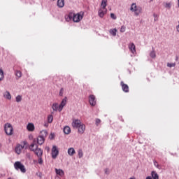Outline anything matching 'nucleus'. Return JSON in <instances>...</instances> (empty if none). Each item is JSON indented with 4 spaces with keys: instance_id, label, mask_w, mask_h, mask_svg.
<instances>
[{
    "instance_id": "nucleus-30",
    "label": "nucleus",
    "mask_w": 179,
    "mask_h": 179,
    "mask_svg": "<svg viewBox=\"0 0 179 179\" xmlns=\"http://www.w3.org/2000/svg\"><path fill=\"white\" fill-rule=\"evenodd\" d=\"M54 120V117L52 116V115H49L48 116V122H49V124H51V122H52Z\"/></svg>"
},
{
    "instance_id": "nucleus-46",
    "label": "nucleus",
    "mask_w": 179,
    "mask_h": 179,
    "mask_svg": "<svg viewBox=\"0 0 179 179\" xmlns=\"http://www.w3.org/2000/svg\"><path fill=\"white\" fill-rule=\"evenodd\" d=\"M145 179H153L151 176H148Z\"/></svg>"
},
{
    "instance_id": "nucleus-11",
    "label": "nucleus",
    "mask_w": 179,
    "mask_h": 179,
    "mask_svg": "<svg viewBox=\"0 0 179 179\" xmlns=\"http://www.w3.org/2000/svg\"><path fill=\"white\" fill-rule=\"evenodd\" d=\"M90 104L94 107L96 106V96L94 95H90L89 96Z\"/></svg>"
},
{
    "instance_id": "nucleus-33",
    "label": "nucleus",
    "mask_w": 179,
    "mask_h": 179,
    "mask_svg": "<svg viewBox=\"0 0 179 179\" xmlns=\"http://www.w3.org/2000/svg\"><path fill=\"white\" fill-rule=\"evenodd\" d=\"M38 164H43L44 163L42 157H38Z\"/></svg>"
},
{
    "instance_id": "nucleus-50",
    "label": "nucleus",
    "mask_w": 179,
    "mask_h": 179,
    "mask_svg": "<svg viewBox=\"0 0 179 179\" xmlns=\"http://www.w3.org/2000/svg\"><path fill=\"white\" fill-rule=\"evenodd\" d=\"M0 146H1V144H0Z\"/></svg>"
},
{
    "instance_id": "nucleus-13",
    "label": "nucleus",
    "mask_w": 179,
    "mask_h": 179,
    "mask_svg": "<svg viewBox=\"0 0 179 179\" xmlns=\"http://www.w3.org/2000/svg\"><path fill=\"white\" fill-rule=\"evenodd\" d=\"M82 123V122L80 120H73L72 122V127L73 128H78Z\"/></svg>"
},
{
    "instance_id": "nucleus-12",
    "label": "nucleus",
    "mask_w": 179,
    "mask_h": 179,
    "mask_svg": "<svg viewBox=\"0 0 179 179\" xmlns=\"http://www.w3.org/2000/svg\"><path fill=\"white\" fill-rule=\"evenodd\" d=\"M78 134H80L81 135L85 134V131H86V125L85 124H81L78 127Z\"/></svg>"
},
{
    "instance_id": "nucleus-23",
    "label": "nucleus",
    "mask_w": 179,
    "mask_h": 179,
    "mask_svg": "<svg viewBox=\"0 0 179 179\" xmlns=\"http://www.w3.org/2000/svg\"><path fill=\"white\" fill-rule=\"evenodd\" d=\"M73 13H70L69 15L65 16V19L66 22H70L71 19H73Z\"/></svg>"
},
{
    "instance_id": "nucleus-39",
    "label": "nucleus",
    "mask_w": 179,
    "mask_h": 179,
    "mask_svg": "<svg viewBox=\"0 0 179 179\" xmlns=\"http://www.w3.org/2000/svg\"><path fill=\"white\" fill-rule=\"evenodd\" d=\"M64 94V88H61L59 91V96H63Z\"/></svg>"
},
{
    "instance_id": "nucleus-32",
    "label": "nucleus",
    "mask_w": 179,
    "mask_h": 179,
    "mask_svg": "<svg viewBox=\"0 0 179 179\" xmlns=\"http://www.w3.org/2000/svg\"><path fill=\"white\" fill-rule=\"evenodd\" d=\"M165 8H166V9H171V3H165L164 4Z\"/></svg>"
},
{
    "instance_id": "nucleus-18",
    "label": "nucleus",
    "mask_w": 179,
    "mask_h": 179,
    "mask_svg": "<svg viewBox=\"0 0 179 179\" xmlns=\"http://www.w3.org/2000/svg\"><path fill=\"white\" fill-rule=\"evenodd\" d=\"M52 108L53 111H59V105L57 103H54L52 105Z\"/></svg>"
},
{
    "instance_id": "nucleus-45",
    "label": "nucleus",
    "mask_w": 179,
    "mask_h": 179,
    "mask_svg": "<svg viewBox=\"0 0 179 179\" xmlns=\"http://www.w3.org/2000/svg\"><path fill=\"white\" fill-rule=\"evenodd\" d=\"M176 29H177V31H178V33H179V24L176 27Z\"/></svg>"
},
{
    "instance_id": "nucleus-1",
    "label": "nucleus",
    "mask_w": 179,
    "mask_h": 179,
    "mask_svg": "<svg viewBox=\"0 0 179 179\" xmlns=\"http://www.w3.org/2000/svg\"><path fill=\"white\" fill-rule=\"evenodd\" d=\"M22 149H27V141H23L21 144H17L15 147V153L20 155Z\"/></svg>"
},
{
    "instance_id": "nucleus-41",
    "label": "nucleus",
    "mask_w": 179,
    "mask_h": 179,
    "mask_svg": "<svg viewBox=\"0 0 179 179\" xmlns=\"http://www.w3.org/2000/svg\"><path fill=\"white\" fill-rule=\"evenodd\" d=\"M100 122H101V120H100V119H96V125L99 126V124H100Z\"/></svg>"
},
{
    "instance_id": "nucleus-21",
    "label": "nucleus",
    "mask_w": 179,
    "mask_h": 179,
    "mask_svg": "<svg viewBox=\"0 0 179 179\" xmlns=\"http://www.w3.org/2000/svg\"><path fill=\"white\" fill-rule=\"evenodd\" d=\"M75 153H76V151H75L73 148H70L68 149V155H69V156H73Z\"/></svg>"
},
{
    "instance_id": "nucleus-25",
    "label": "nucleus",
    "mask_w": 179,
    "mask_h": 179,
    "mask_svg": "<svg viewBox=\"0 0 179 179\" xmlns=\"http://www.w3.org/2000/svg\"><path fill=\"white\" fill-rule=\"evenodd\" d=\"M56 171V174H57L58 176H60L61 177H62V176H64V171L62 169H55Z\"/></svg>"
},
{
    "instance_id": "nucleus-38",
    "label": "nucleus",
    "mask_w": 179,
    "mask_h": 179,
    "mask_svg": "<svg viewBox=\"0 0 179 179\" xmlns=\"http://www.w3.org/2000/svg\"><path fill=\"white\" fill-rule=\"evenodd\" d=\"M126 29L125 26H122L121 29H120V33H124Z\"/></svg>"
},
{
    "instance_id": "nucleus-27",
    "label": "nucleus",
    "mask_w": 179,
    "mask_h": 179,
    "mask_svg": "<svg viewBox=\"0 0 179 179\" xmlns=\"http://www.w3.org/2000/svg\"><path fill=\"white\" fill-rule=\"evenodd\" d=\"M15 75L17 79H19V78H22V71L17 70L15 72Z\"/></svg>"
},
{
    "instance_id": "nucleus-26",
    "label": "nucleus",
    "mask_w": 179,
    "mask_h": 179,
    "mask_svg": "<svg viewBox=\"0 0 179 179\" xmlns=\"http://www.w3.org/2000/svg\"><path fill=\"white\" fill-rule=\"evenodd\" d=\"M109 33H110V34H111L112 36L115 37V36H117V29L115 28L113 29H110Z\"/></svg>"
},
{
    "instance_id": "nucleus-35",
    "label": "nucleus",
    "mask_w": 179,
    "mask_h": 179,
    "mask_svg": "<svg viewBox=\"0 0 179 179\" xmlns=\"http://www.w3.org/2000/svg\"><path fill=\"white\" fill-rule=\"evenodd\" d=\"M150 56L151 58H156V52H155V51L151 52Z\"/></svg>"
},
{
    "instance_id": "nucleus-20",
    "label": "nucleus",
    "mask_w": 179,
    "mask_h": 179,
    "mask_svg": "<svg viewBox=\"0 0 179 179\" xmlns=\"http://www.w3.org/2000/svg\"><path fill=\"white\" fill-rule=\"evenodd\" d=\"M63 131L66 135H69V134H71V127H69V126H66Z\"/></svg>"
},
{
    "instance_id": "nucleus-44",
    "label": "nucleus",
    "mask_w": 179,
    "mask_h": 179,
    "mask_svg": "<svg viewBox=\"0 0 179 179\" xmlns=\"http://www.w3.org/2000/svg\"><path fill=\"white\" fill-rule=\"evenodd\" d=\"M154 17H155V20H156V17H157V14H154Z\"/></svg>"
},
{
    "instance_id": "nucleus-15",
    "label": "nucleus",
    "mask_w": 179,
    "mask_h": 179,
    "mask_svg": "<svg viewBox=\"0 0 179 179\" xmlns=\"http://www.w3.org/2000/svg\"><path fill=\"white\" fill-rule=\"evenodd\" d=\"M129 48L132 54H135V52H136V49L134 43H131L129 45Z\"/></svg>"
},
{
    "instance_id": "nucleus-49",
    "label": "nucleus",
    "mask_w": 179,
    "mask_h": 179,
    "mask_svg": "<svg viewBox=\"0 0 179 179\" xmlns=\"http://www.w3.org/2000/svg\"><path fill=\"white\" fill-rule=\"evenodd\" d=\"M153 1V0H151V1Z\"/></svg>"
},
{
    "instance_id": "nucleus-24",
    "label": "nucleus",
    "mask_w": 179,
    "mask_h": 179,
    "mask_svg": "<svg viewBox=\"0 0 179 179\" xmlns=\"http://www.w3.org/2000/svg\"><path fill=\"white\" fill-rule=\"evenodd\" d=\"M151 178H153V179H159V175L157 174V173L155 171H152L151 173Z\"/></svg>"
},
{
    "instance_id": "nucleus-37",
    "label": "nucleus",
    "mask_w": 179,
    "mask_h": 179,
    "mask_svg": "<svg viewBox=\"0 0 179 179\" xmlns=\"http://www.w3.org/2000/svg\"><path fill=\"white\" fill-rule=\"evenodd\" d=\"M3 79V71L0 69V80Z\"/></svg>"
},
{
    "instance_id": "nucleus-47",
    "label": "nucleus",
    "mask_w": 179,
    "mask_h": 179,
    "mask_svg": "<svg viewBox=\"0 0 179 179\" xmlns=\"http://www.w3.org/2000/svg\"><path fill=\"white\" fill-rule=\"evenodd\" d=\"M178 8H179V0H178Z\"/></svg>"
},
{
    "instance_id": "nucleus-34",
    "label": "nucleus",
    "mask_w": 179,
    "mask_h": 179,
    "mask_svg": "<svg viewBox=\"0 0 179 179\" xmlns=\"http://www.w3.org/2000/svg\"><path fill=\"white\" fill-rule=\"evenodd\" d=\"M16 101H17V103H20V101H22V96H20V95L17 96Z\"/></svg>"
},
{
    "instance_id": "nucleus-29",
    "label": "nucleus",
    "mask_w": 179,
    "mask_h": 179,
    "mask_svg": "<svg viewBox=\"0 0 179 179\" xmlns=\"http://www.w3.org/2000/svg\"><path fill=\"white\" fill-rule=\"evenodd\" d=\"M36 143H37V141H36V138H35V139H34V141H33V143L31 144V145H33L32 149L36 150L37 148H38V145H37Z\"/></svg>"
},
{
    "instance_id": "nucleus-22",
    "label": "nucleus",
    "mask_w": 179,
    "mask_h": 179,
    "mask_svg": "<svg viewBox=\"0 0 179 179\" xmlns=\"http://www.w3.org/2000/svg\"><path fill=\"white\" fill-rule=\"evenodd\" d=\"M107 7V0H102L101 4V9H106Z\"/></svg>"
},
{
    "instance_id": "nucleus-40",
    "label": "nucleus",
    "mask_w": 179,
    "mask_h": 179,
    "mask_svg": "<svg viewBox=\"0 0 179 179\" xmlns=\"http://www.w3.org/2000/svg\"><path fill=\"white\" fill-rule=\"evenodd\" d=\"M110 17L114 20L117 19V16H115V15H114V13L110 14Z\"/></svg>"
},
{
    "instance_id": "nucleus-5",
    "label": "nucleus",
    "mask_w": 179,
    "mask_h": 179,
    "mask_svg": "<svg viewBox=\"0 0 179 179\" xmlns=\"http://www.w3.org/2000/svg\"><path fill=\"white\" fill-rule=\"evenodd\" d=\"M130 10H131V12H134L135 15L138 16L141 12H142V8L136 6V3H132Z\"/></svg>"
},
{
    "instance_id": "nucleus-42",
    "label": "nucleus",
    "mask_w": 179,
    "mask_h": 179,
    "mask_svg": "<svg viewBox=\"0 0 179 179\" xmlns=\"http://www.w3.org/2000/svg\"><path fill=\"white\" fill-rule=\"evenodd\" d=\"M154 166H155V167H157L159 169V164L157 163V162L154 161Z\"/></svg>"
},
{
    "instance_id": "nucleus-28",
    "label": "nucleus",
    "mask_w": 179,
    "mask_h": 179,
    "mask_svg": "<svg viewBox=\"0 0 179 179\" xmlns=\"http://www.w3.org/2000/svg\"><path fill=\"white\" fill-rule=\"evenodd\" d=\"M48 135V133L46 131V130H42L41 131L40 136H43V138H45Z\"/></svg>"
},
{
    "instance_id": "nucleus-17",
    "label": "nucleus",
    "mask_w": 179,
    "mask_h": 179,
    "mask_svg": "<svg viewBox=\"0 0 179 179\" xmlns=\"http://www.w3.org/2000/svg\"><path fill=\"white\" fill-rule=\"evenodd\" d=\"M3 97L7 100H10L12 99V95H10V93L9 92L6 91L3 94Z\"/></svg>"
},
{
    "instance_id": "nucleus-3",
    "label": "nucleus",
    "mask_w": 179,
    "mask_h": 179,
    "mask_svg": "<svg viewBox=\"0 0 179 179\" xmlns=\"http://www.w3.org/2000/svg\"><path fill=\"white\" fill-rule=\"evenodd\" d=\"M14 168L15 170H20L21 173H26V167H24V165H23V164L19 161L15 162Z\"/></svg>"
},
{
    "instance_id": "nucleus-4",
    "label": "nucleus",
    "mask_w": 179,
    "mask_h": 179,
    "mask_svg": "<svg viewBox=\"0 0 179 179\" xmlns=\"http://www.w3.org/2000/svg\"><path fill=\"white\" fill-rule=\"evenodd\" d=\"M4 131L9 136L13 135V127L10 123H6L4 126Z\"/></svg>"
},
{
    "instance_id": "nucleus-14",
    "label": "nucleus",
    "mask_w": 179,
    "mask_h": 179,
    "mask_svg": "<svg viewBox=\"0 0 179 179\" xmlns=\"http://www.w3.org/2000/svg\"><path fill=\"white\" fill-rule=\"evenodd\" d=\"M36 143H38V145H43V143H44L45 138H44V137L39 136H38V138L36 139Z\"/></svg>"
},
{
    "instance_id": "nucleus-7",
    "label": "nucleus",
    "mask_w": 179,
    "mask_h": 179,
    "mask_svg": "<svg viewBox=\"0 0 179 179\" xmlns=\"http://www.w3.org/2000/svg\"><path fill=\"white\" fill-rule=\"evenodd\" d=\"M59 151L57 148V146L54 145L52 148V159H57V156H58Z\"/></svg>"
},
{
    "instance_id": "nucleus-10",
    "label": "nucleus",
    "mask_w": 179,
    "mask_h": 179,
    "mask_svg": "<svg viewBox=\"0 0 179 179\" xmlns=\"http://www.w3.org/2000/svg\"><path fill=\"white\" fill-rule=\"evenodd\" d=\"M107 14V8H99L98 11V15L99 17H104V15Z\"/></svg>"
},
{
    "instance_id": "nucleus-2",
    "label": "nucleus",
    "mask_w": 179,
    "mask_h": 179,
    "mask_svg": "<svg viewBox=\"0 0 179 179\" xmlns=\"http://www.w3.org/2000/svg\"><path fill=\"white\" fill-rule=\"evenodd\" d=\"M33 145H30L29 147L31 152H34L36 155L37 157H43V150L38 147L36 149L33 148Z\"/></svg>"
},
{
    "instance_id": "nucleus-43",
    "label": "nucleus",
    "mask_w": 179,
    "mask_h": 179,
    "mask_svg": "<svg viewBox=\"0 0 179 179\" xmlns=\"http://www.w3.org/2000/svg\"><path fill=\"white\" fill-rule=\"evenodd\" d=\"M105 173H106V174H108V169H105Z\"/></svg>"
},
{
    "instance_id": "nucleus-48",
    "label": "nucleus",
    "mask_w": 179,
    "mask_h": 179,
    "mask_svg": "<svg viewBox=\"0 0 179 179\" xmlns=\"http://www.w3.org/2000/svg\"><path fill=\"white\" fill-rule=\"evenodd\" d=\"M176 59H178V57H176Z\"/></svg>"
},
{
    "instance_id": "nucleus-16",
    "label": "nucleus",
    "mask_w": 179,
    "mask_h": 179,
    "mask_svg": "<svg viewBox=\"0 0 179 179\" xmlns=\"http://www.w3.org/2000/svg\"><path fill=\"white\" fill-rule=\"evenodd\" d=\"M27 131H29V132H33V131H34L35 127H34V124L33 123H29L27 126Z\"/></svg>"
},
{
    "instance_id": "nucleus-19",
    "label": "nucleus",
    "mask_w": 179,
    "mask_h": 179,
    "mask_svg": "<svg viewBox=\"0 0 179 179\" xmlns=\"http://www.w3.org/2000/svg\"><path fill=\"white\" fill-rule=\"evenodd\" d=\"M57 6H59V8H64V6H65V1L57 0Z\"/></svg>"
},
{
    "instance_id": "nucleus-9",
    "label": "nucleus",
    "mask_w": 179,
    "mask_h": 179,
    "mask_svg": "<svg viewBox=\"0 0 179 179\" xmlns=\"http://www.w3.org/2000/svg\"><path fill=\"white\" fill-rule=\"evenodd\" d=\"M120 86H122V89L124 93H128L129 92V87L128 85L124 83V81L120 82Z\"/></svg>"
},
{
    "instance_id": "nucleus-31",
    "label": "nucleus",
    "mask_w": 179,
    "mask_h": 179,
    "mask_svg": "<svg viewBox=\"0 0 179 179\" xmlns=\"http://www.w3.org/2000/svg\"><path fill=\"white\" fill-rule=\"evenodd\" d=\"M78 155L79 159H82V157H83V151L82 150V149L78 150Z\"/></svg>"
},
{
    "instance_id": "nucleus-36",
    "label": "nucleus",
    "mask_w": 179,
    "mask_h": 179,
    "mask_svg": "<svg viewBox=\"0 0 179 179\" xmlns=\"http://www.w3.org/2000/svg\"><path fill=\"white\" fill-rule=\"evenodd\" d=\"M167 66H169V68H173L176 66V63H168Z\"/></svg>"
},
{
    "instance_id": "nucleus-8",
    "label": "nucleus",
    "mask_w": 179,
    "mask_h": 179,
    "mask_svg": "<svg viewBox=\"0 0 179 179\" xmlns=\"http://www.w3.org/2000/svg\"><path fill=\"white\" fill-rule=\"evenodd\" d=\"M66 101H67L66 97L62 99L61 103L59 105V113H61V111H62V110L64 109V107L66 106Z\"/></svg>"
},
{
    "instance_id": "nucleus-6",
    "label": "nucleus",
    "mask_w": 179,
    "mask_h": 179,
    "mask_svg": "<svg viewBox=\"0 0 179 179\" xmlns=\"http://www.w3.org/2000/svg\"><path fill=\"white\" fill-rule=\"evenodd\" d=\"M83 19V15L80 13L74 14L73 13V21L76 23H79L80 21Z\"/></svg>"
}]
</instances>
